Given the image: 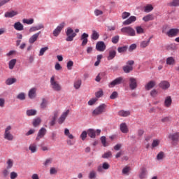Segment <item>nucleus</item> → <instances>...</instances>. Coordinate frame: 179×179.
<instances>
[{"label":"nucleus","mask_w":179,"mask_h":179,"mask_svg":"<svg viewBox=\"0 0 179 179\" xmlns=\"http://www.w3.org/2000/svg\"><path fill=\"white\" fill-rule=\"evenodd\" d=\"M12 129L11 126H8L5 129V132L3 134L4 139H6V141H13V134L10 133V130Z\"/></svg>","instance_id":"20e7f679"},{"label":"nucleus","mask_w":179,"mask_h":179,"mask_svg":"<svg viewBox=\"0 0 179 179\" xmlns=\"http://www.w3.org/2000/svg\"><path fill=\"white\" fill-rule=\"evenodd\" d=\"M50 85L52 90H55V92H61L62 90V87L55 80V76H52L50 78Z\"/></svg>","instance_id":"f257e3e1"},{"label":"nucleus","mask_w":179,"mask_h":179,"mask_svg":"<svg viewBox=\"0 0 179 179\" xmlns=\"http://www.w3.org/2000/svg\"><path fill=\"white\" fill-rule=\"evenodd\" d=\"M99 37H100V34H99L96 30H93L91 38L94 41H96L99 40Z\"/></svg>","instance_id":"2f4dec72"},{"label":"nucleus","mask_w":179,"mask_h":179,"mask_svg":"<svg viewBox=\"0 0 179 179\" xmlns=\"http://www.w3.org/2000/svg\"><path fill=\"white\" fill-rule=\"evenodd\" d=\"M66 41H73V38L76 37V33L73 32V29H72L71 28H69L66 31Z\"/></svg>","instance_id":"0eeeda50"},{"label":"nucleus","mask_w":179,"mask_h":179,"mask_svg":"<svg viewBox=\"0 0 179 179\" xmlns=\"http://www.w3.org/2000/svg\"><path fill=\"white\" fill-rule=\"evenodd\" d=\"M36 114H37V110L34 109H30L27 110V115H28V117L36 115Z\"/></svg>","instance_id":"72a5a7b5"},{"label":"nucleus","mask_w":179,"mask_h":179,"mask_svg":"<svg viewBox=\"0 0 179 179\" xmlns=\"http://www.w3.org/2000/svg\"><path fill=\"white\" fill-rule=\"evenodd\" d=\"M106 107L107 106L106 104L102 103L98 108L94 110V111L92 112V115H100V114L104 113V110H106Z\"/></svg>","instance_id":"423d86ee"},{"label":"nucleus","mask_w":179,"mask_h":179,"mask_svg":"<svg viewBox=\"0 0 179 179\" xmlns=\"http://www.w3.org/2000/svg\"><path fill=\"white\" fill-rule=\"evenodd\" d=\"M47 50H48V47L42 48L39 52V57H43V55H44V52Z\"/></svg>","instance_id":"864d4df0"},{"label":"nucleus","mask_w":179,"mask_h":179,"mask_svg":"<svg viewBox=\"0 0 179 179\" xmlns=\"http://www.w3.org/2000/svg\"><path fill=\"white\" fill-rule=\"evenodd\" d=\"M179 34V29L177 28L175 29H171L166 32V36L168 37H176V36H178Z\"/></svg>","instance_id":"9b49d317"},{"label":"nucleus","mask_w":179,"mask_h":179,"mask_svg":"<svg viewBox=\"0 0 179 179\" xmlns=\"http://www.w3.org/2000/svg\"><path fill=\"white\" fill-rule=\"evenodd\" d=\"M80 138L82 141H85V139L87 138V132L86 131H83L82 134H80Z\"/></svg>","instance_id":"052dcab7"},{"label":"nucleus","mask_w":179,"mask_h":179,"mask_svg":"<svg viewBox=\"0 0 179 179\" xmlns=\"http://www.w3.org/2000/svg\"><path fill=\"white\" fill-rule=\"evenodd\" d=\"M115 55H117V51L114 50H110L109 55L108 56V61H111V59H114V58H115Z\"/></svg>","instance_id":"393cba45"},{"label":"nucleus","mask_w":179,"mask_h":179,"mask_svg":"<svg viewBox=\"0 0 179 179\" xmlns=\"http://www.w3.org/2000/svg\"><path fill=\"white\" fill-rule=\"evenodd\" d=\"M159 87L163 90H167L170 87V83L167 80L161 81L159 84Z\"/></svg>","instance_id":"ddd939ff"},{"label":"nucleus","mask_w":179,"mask_h":179,"mask_svg":"<svg viewBox=\"0 0 179 179\" xmlns=\"http://www.w3.org/2000/svg\"><path fill=\"white\" fill-rule=\"evenodd\" d=\"M17 15V11H10L6 12L4 15L5 17H13V16H16Z\"/></svg>","instance_id":"bb28decb"},{"label":"nucleus","mask_w":179,"mask_h":179,"mask_svg":"<svg viewBox=\"0 0 179 179\" xmlns=\"http://www.w3.org/2000/svg\"><path fill=\"white\" fill-rule=\"evenodd\" d=\"M41 29H44V25H43L42 24H40L39 25H37L36 27H31L29 29V33H33L34 31L41 30Z\"/></svg>","instance_id":"412c9836"},{"label":"nucleus","mask_w":179,"mask_h":179,"mask_svg":"<svg viewBox=\"0 0 179 179\" xmlns=\"http://www.w3.org/2000/svg\"><path fill=\"white\" fill-rule=\"evenodd\" d=\"M118 115L120 117H129L131 115V111L121 110L118 112Z\"/></svg>","instance_id":"5701e85b"},{"label":"nucleus","mask_w":179,"mask_h":179,"mask_svg":"<svg viewBox=\"0 0 179 179\" xmlns=\"http://www.w3.org/2000/svg\"><path fill=\"white\" fill-rule=\"evenodd\" d=\"M166 64H167V65H174V64H175L174 58L168 57L166 59Z\"/></svg>","instance_id":"c03bdc74"},{"label":"nucleus","mask_w":179,"mask_h":179,"mask_svg":"<svg viewBox=\"0 0 179 179\" xmlns=\"http://www.w3.org/2000/svg\"><path fill=\"white\" fill-rule=\"evenodd\" d=\"M87 135L90 138H96V130L93 129H90L87 130Z\"/></svg>","instance_id":"cd10ccee"},{"label":"nucleus","mask_w":179,"mask_h":179,"mask_svg":"<svg viewBox=\"0 0 179 179\" xmlns=\"http://www.w3.org/2000/svg\"><path fill=\"white\" fill-rule=\"evenodd\" d=\"M169 6H179V0H173L169 3Z\"/></svg>","instance_id":"8fccbe9b"},{"label":"nucleus","mask_w":179,"mask_h":179,"mask_svg":"<svg viewBox=\"0 0 179 179\" xmlns=\"http://www.w3.org/2000/svg\"><path fill=\"white\" fill-rule=\"evenodd\" d=\"M2 174L4 178H6L9 176V169H7V168L2 171Z\"/></svg>","instance_id":"13d9d810"},{"label":"nucleus","mask_w":179,"mask_h":179,"mask_svg":"<svg viewBox=\"0 0 179 179\" xmlns=\"http://www.w3.org/2000/svg\"><path fill=\"white\" fill-rule=\"evenodd\" d=\"M13 27L15 29H16L17 31H22V30L24 29V27L23 26V24L20 22H17L14 24Z\"/></svg>","instance_id":"a211bd4d"},{"label":"nucleus","mask_w":179,"mask_h":179,"mask_svg":"<svg viewBox=\"0 0 179 179\" xmlns=\"http://www.w3.org/2000/svg\"><path fill=\"white\" fill-rule=\"evenodd\" d=\"M47 104H48V102L45 100V99H43L42 103H41V108H43V109L47 108Z\"/></svg>","instance_id":"3c124183"},{"label":"nucleus","mask_w":179,"mask_h":179,"mask_svg":"<svg viewBox=\"0 0 179 179\" xmlns=\"http://www.w3.org/2000/svg\"><path fill=\"white\" fill-rule=\"evenodd\" d=\"M129 87L131 90H135L136 87H138V83H136V79L134 78H129Z\"/></svg>","instance_id":"f8f14e48"},{"label":"nucleus","mask_w":179,"mask_h":179,"mask_svg":"<svg viewBox=\"0 0 179 179\" xmlns=\"http://www.w3.org/2000/svg\"><path fill=\"white\" fill-rule=\"evenodd\" d=\"M155 86H156V81L151 80L145 85V90H150L151 89H153Z\"/></svg>","instance_id":"6ab92c4d"},{"label":"nucleus","mask_w":179,"mask_h":179,"mask_svg":"<svg viewBox=\"0 0 179 179\" xmlns=\"http://www.w3.org/2000/svg\"><path fill=\"white\" fill-rule=\"evenodd\" d=\"M137 34H142V33H144L143 28L141 27H137L136 28Z\"/></svg>","instance_id":"e2e57ef3"},{"label":"nucleus","mask_w":179,"mask_h":179,"mask_svg":"<svg viewBox=\"0 0 179 179\" xmlns=\"http://www.w3.org/2000/svg\"><path fill=\"white\" fill-rule=\"evenodd\" d=\"M127 64L122 67V69L124 73H129V72H132L134 71V64L135 62L134 60H129L126 63Z\"/></svg>","instance_id":"f03ea898"},{"label":"nucleus","mask_w":179,"mask_h":179,"mask_svg":"<svg viewBox=\"0 0 179 179\" xmlns=\"http://www.w3.org/2000/svg\"><path fill=\"white\" fill-rule=\"evenodd\" d=\"M16 78H8L6 81V85H13V83H15Z\"/></svg>","instance_id":"37998d69"},{"label":"nucleus","mask_w":179,"mask_h":179,"mask_svg":"<svg viewBox=\"0 0 179 179\" xmlns=\"http://www.w3.org/2000/svg\"><path fill=\"white\" fill-rule=\"evenodd\" d=\"M29 150L31 151V153H36V152H37V144H31L29 147Z\"/></svg>","instance_id":"c756f323"},{"label":"nucleus","mask_w":179,"mask_h":179,"mask_svg":"<svg viewBox=\"0 0 179 179\" xmlns=\"http://www.w3.org/2000/svg\"><path fill=\"white\" fill-rule=\"evenodd\" d=\"M101 142L103 146H104V147L107 146V144H106L107 143V140L106 138V136H102L101 138Z\"/></svg>","instance_id":"338daca9"},{"label":"nucleus","mask_w":179,"mask_h":179,"mask_svg":"<svg viewBox=\"0 0 179 179\" xmlns=\"http://www.w3.org/2000/svg\"><path fill=\"white\" fill-rule=\"evenodd\" d=\"M65 27V22H62L57 27V28L53 31V35L55 37H58L59 34L61 33L62 29Z\"/></svg>","instance_id":"6e6552de"},{"label":"nucleus","mask_w":179,"mask_h":179,"mask_svg":"<svg viewBox=\"0 0 179 179\" xmlns=\"http://www.w3.org/2000/svg\"><path fill=\"white\" fill-rule=\"evenodd\" d=\"M15 65H16V59H13L8 63L9 69H13Z\"/></svg>","instance_id":"4c0bfd02"},{"label":"nucleus","mask_w":179,"mask_h":179,"mask_svg":"<svg viewBox=\"0 0 179 179\" xmlns=\"http://www.w3.org/2000/svg\"><path fill=\"white\" fill-rule=\"evenodd\" d=\"M163 159H164V152H160L157 155V160H163Z\"/></svg>","instance_id":"603ef678"},{"label":"nucleus","mask_w":179,"mask_h":179,"mask_svg":"<svg viewBox=\"0 0 179 179\" xmlns=\"http://www.w3.org/2000/svg\"><path fill=\"white\" fill-rule=\"evenodd\" d=\"M122 77H119L115 79L109 84V87H114V86H117V85H121L122 83Z\"/></svg>","instance_id":"4468645a"},{"label":"nucleus","mask_w":179,"mask_h":179,"mask_svg":"<svg viewBox=\"0 0 179 179\" xmlns=\"http://www.w3.org/2000/svg\"><path fill=\"white\" fill-rule=\"evenodd\" d=\"M69 114V110H67L66 112L63 113L61 117L58 120L59 124H64L65 120H66V117Z\"/></svg>","instance_id":"dca6fc26"},{"label":"nucleus","mask_w":179,"mask_h":179,"mask_svg":"<svg viewBox=\"0 0 179 179\" xmlns=\"http://www.w3.org/2000/svg\"><path fill=\"white\" fill-rule=\"evenodd\" d=\"M118 41H120V36H115L112 38V43L113 44H117V43H118Z\"/></svg>","instance_id":"4d7b16f0"},{"label":"nucleus","mask_w":179,"mask_h":179,"mask_svg":"<svg viewBox=\"0 0 179 179\" xmlns=\"http://www.w3.org/2000/svg\"><path fill=\"white\" fill-rule=\"evenodd\" d=\"M152 9H153V6L152 5H148L145 7L144 12L149 13V12H152Z\"/></svg>","instance_id":"49530a36"},{"label":"nucleus","mask_w":179,"mask_h":179,"mask_svg":"<svg viewBox=\"0 0 179 179\" xmlns=\"http://www.w3.org/2000/svg\"><path fill=\"white\" fill-rule=\"evenodd\" d=\"M117 97H118V92H113L112 94L110 96V99H111V100H114L117 99Z\"/></svg>","instance_id":"680f3d73"},{"label":"nucleus","mask_w":179,"mask_h":179,"mask_svg":"<svg viewBox=\"0 0 179 179\" xmlns=\"http://www.w3.org/2000/svg\"><path fill=\"white\" fill-rule=\"evenodd\" d=\"M134 22H136V17L131 16L129 18L123 22V24L124 26H128L131 23H134Z\"/></svg>","instance_id":"f3484780"},{"label":"nucleus","mask_w":179,"mask_h":179,"mask_svg":"<svg viewBox=\"0 0 179 179\" xmlns=\"http://www.w3.org/2000/svg\"><path fill=\"white\" fill-rule=\"evenodd\" d=\"M89 37V34H86V33H83L82 35H81V40L83 41L82 42V45H86V44H87V41H88V39L87 38Z\"/></svg>","instance_id":"b1692460"},{"label":"nucleus","mask_w":179,"mask_h":179,"mask_svg":"<svg viewBox=\"0 0 179 179\" xmlns=\"http://www.w3.org/2000/svg\"><path fill=\"white\" fill-rule=\"evenodd\" d=\"M40 124H41V119L40 117H37L34 119L33 120V125L34 127H38V125H40Z\"/></svg>","instance_id":"f704fd0d"},{"label":"nucleus","mask_w":179,"mask_h":179,"mask_svg":"<svg viewBox=\"0 0 179 179\" xmlns=\"http://www.w3.org/2000/svg\"><path fill=\"white\" fill-rule=\"evenodd\" d=\"M17 98L19 99V100H24V99H26V96L24 93H20L17 95Z\"/></svg>","instance_id":"774afa93"},{"label":"nucleus","mask_w":179,"mask_h":179,"mask_svg":"<svg viewBox=\"0 0 179 179\" xmlns=\"http://www.w3.org/2000/svg\"><path fill=\"white\" fill-rule=\"evenodd\" d=\"M73 86L75 89H76V90H79L80 88V86H82V80H76L74 82Z\"/></svg>","instance_id":"473e14b6"},{"label":"nucleus","mask_w":179,"mask_h":179,"mask_svg":"<svg viewBox=\"0 0 179 179\" xmlns=\"http://www.w3.org/2000/svg\"><path fill=\"white\" fill-rule=\"evenodd\" d=\"M122 33H125L126 34L134 37L136 36L135 29L131 27H126L121 29Z\"/></svg>","instance_id":"39448f33"},{"label":"nucleus","mask_w":179,"mask_h":179,"mask_svg":"<svg viewBox=\"0 0 179 179\" xmlns=\"http://www.w3.org/2000/svg\"><path fill=\"white\" fill-rule=\"evenodd\" d=\"M153 19H155L153 15L150 14L143 17V20H144V22H150V20H153Z\"/></svg>","instance_id":"79ce46f5"},{"label":"nucleus","mask_w":179,"mask_h":179,"mask_svg":"<svg viewBox=\"0 0 179 179\" xmlns=\"http://www.w3.org/2000/svg\"><path fill=\"white\" fill-rule=\"evenodd\" d=\"M57 118H58V112H55L54 115L52 116L51 120L49 123L50 127H54L55 125V121H57Z\"/></svg>","instance_id":"4be33fe9"},{"label":"nucleus","mask_w":179,"mask_h":179,"mask_svg":"<svg viewBox=\"0 0 179 179\" xmlns=\"http://www.w3.org/2000/svg\"><path fill=\"white\" fill-rule=\"evenodd\" d=\"M129 16H131V13H128V12H124L122 13V19L125 20L127 17H129Z\"/></svg>","instance_id":"6e6d98bb"},{"label":"nucleus","mask_w":179,"mask_h":179,"mask_svg":"<svg viewBox=\"0 0 179 179\" xmlns=\"http://www.w3.org/2000/svg\"><path fill=\"white\" fill-rule=\"evenodd\" d=\"M120 131L122 132V134H128V126L127 125V123L123 122L121 123L120 125Z\"/></svg>","instance_id":"aec40b11"},{"label":"nucleus","mask_w":179,"mask_h":179,"mask_svg":"<svg viewBox=\"0 0 179 179\" xmlns=\"http://www.w3.org/2000/svg\"><path fill=\"white\" fill-rule=\"evenodd\" d=\"M128 50V46H122L117 48V51L120 53L125 52Z\"/></svg>","instance_id":"a18cd8bd"},{"label":"nucleus","mask_w":179,"mask_h":179,"mask_svg":"<svg viewBox=\"0 0 179 179\" xmlns=\"http://www.w3.org/2000/svg\"><path fill=\"white\" fill-rule=\"evenodd\" d=\"M47 134V129L45 128L42 127L38 132L37 136L36 138V141H40V139H43L45 134Z\"/></svg>","instance_id":"1a4fd4ad"},{"label":"nucleus","mask_w":179,"mask_h":179,"mask_svg":"<svg viewBox=\"0 0 179 179\" xmlns=\"http://www.w3.org/2000/svg\"><path fill=\"white\" fill-rule=\"evenodd\" d=\"M139 177L141 179H143L145 177H146V168L141 169V172L139 175Z\"/></svg>","instance_id":"ea45409f"},{"label":"nucleus","mask_w":179,"mask_h":179,"mask_svg":"<svg viewBox=\"0 0 179 179\" xmlns=\"http://www.w3.org/2000/svg\"><path fill=\"white\" fill-rule=\"evenodd\" d=\"M103 94V90H100L99 91L95 93V96L97 99L101 97Z\"/></svg>","instance_id":"0e129e2a"},{"label":"nucleus","mask_w":179,"mask_h":179,"mask_svg":"<svg viewBox=\"0 0 179 179\" xmlns=\"http://www.w3.org/2000/svg\"><path fill=\"white\" fill-rule=\"evenodd\" d=\"M96 176H97V173H96L95 171H91L89 173L88 178L90 179H96Z\"/></svg>","instance_id":"a19ab883"},{"label":"nucleus","mask_w":179,"mask_h":179,"mask_svg":"<svg viewBox=\"0 0 179 179\" xmlns=\"http://www.w3.org/2000/svg\"><path fill=\"white\" fill-rule=\"evenodd\" d=\"M7 164H8V166L6 167L7 170L12 169V167H13V161H12V159H8L7 161Z\"/></svg>","instance_id":"de8ad7c7"},{"label":"nucleus","mask_w":179,"mask_h":179,"mask_svg":"<svg viewBox=\"0 0 179 179\" xmlns=\"http://www.w3.org/2000/svg\"><path fill=\"white\" fill-rule=\"evenodd\" d=\"M112 155L113 154L111 153V151H108V152L104 153L102 155V157H103V159H108V157H111Z\"/></svg>","instance_id":"5fc2aeb1"},{"label":"nucleus","mask_w":179,"mask_h":179,"mask_svg":"<svg viewBox=\"0 0 179 179\" xmlns=\"http://www.w3.org/2000/svg\"><path fill=\"white\" fill-rule=\"evenodd\" d=\"M106 43L103 41H99L96 43V50L97 51H99L101 52H103V51H106Z\"/></svg>","instance_id":"9d476101"},{"label":"nucleus","mask_w":179,"mask_h":179,"mask_svg":"<svg viewBox=\"0 0 179 179\" xmlns=\"http://www.w3.org/2000/svg\"><path fill=\"white\" fill-rule=\"evenodd\" d=\"M37 91V90L36 88H31L28 94V96L29 97V99H34V97H36V92Z\"/></svg>","instance_id":"a878e982"},{"label":"nucleus","mask_w":179,"mask_h":179,"mask_svg":"<svg viewBox=\"0 0 179 179\" xmlns=\"http://www.w3.org/2000/svg\"><path fill=\"white\" fill-rule=\"evenodd\" d=\"M23 23H26V24H33L34 23V19H24L22 20Z\"/></svg>","instance_id":"09e8293b"},{"label":"nucleus","mask_w":179,"mask_h":179,"mask_svg":"<svg viewBox=\"0 0 179 179\" xmlns=\"http://www.w3.org/2000/svg\"><path fill=\"white\" fill-rule=\"evenodd\" d=\"M159 145H160V140L155 139V140H153L151 146H152V149H154V148H157V146H159Z\"/></svg>","instance_id":"58836bf2"},{"label":"nucleus","mask_w":179,"mask_h":179,"mask_svg":"<svg viewBox=\"0 0 179 179\" xmlns=\"http://www.w3.org/2000/svg\"><path fill=\"white\" fill-rule=\"evenodd\" d=\"M52 163V159L48 158L47 159L45 162L43 163V165L47 167L49 164H51Z\"/></svg>","instance_id":"bf43d9fd"},{"label":"nucleus","mask_w":179,"mask_h":179,"mask_svg":"<svg viewBox=\"0 0 179 179\" xmlns=\"http://www.w3.org/2000/svg\"><path fill=\"white\" fill-rule=\"evenodd\" d=\"M152 38H149V39L148 41H143L140 44V47L141 48H146V47H148V45H149V44L150 43V39Z\"/></svg>","instance_id":"c85d7f7f"},{"label":"nucleus","mask_w":179,"mask_h":179,"mask_svg":"<svg viewBox=\"0 0 179 179\" xmlns=\"http://www.w3.org/2000/svg\"><path fill=\"white\" fill-rule=\"evenodd\" d=\"M172 100L171 96H167L164 101L165 107H170L171 106Z\"/></svg>","instance_id":"7c9ffc66"},{"label":"nucleus","mask_w":179,"mask_h":179,"mask_svg":"<svg viewBox=\"0 0 179 179\" xmlns=\"http://www.w3.org/2000/svg\"><path fill=\"white\" fill-rule=\"evenodd\" d=\"M169 138L172 141V145L177 146L179 142V132L172 133L169 134Z\"/></svg>","instance_id":"7ed1b4c3"},{"label":"nucleus","mask_w":179,"mask_h":179,"mask_svg":"<svg viewBox=\"0 0 179 179\" xmlns=\"http://www.w3.org/2000/svg\"><path fill=\"white\" fill-rule=\"evenodd\" d=\"M129 171H131V167L129 166H125L122 171V173L124 174V176H129Z\"/></svg>","instance_id":"e433bc0d"},{"label":"nucleus","mask_w":179,"mask_h":179,"mask_svg":"<svg viewBox=\"0 0 179 179\" xmlns=\"http://www.w3.org/2000/svg\"><path fill=\"white\" fill-rule=\"evenodd\" d=\"M64 135L69 138V139H73L75 137L69 132V129H64Z\"/></svg>","instance_id":"c9c22d12"},{"label":"nucleus","mask_w":179,"mask_h":179,"mask_svg":"<svg viewBox=\"0 0 179 179\" xmlns=\"http://www.w3.org/2000/svg\"><path fill=\"white\" fill-rule=\"evenodd\" d=\"M73 66V61H69L67 62V69H69V71H71V69H72V67Z\"/></svg>","instance_id":"69168bd1"},{"label":"nucleus","mask_w":179,"mask_h":179,"mask_svg":"<svg viewBox=\"0 0 179 179\" xmlns=\"http://www.w3.org/2000/svg\"><path fill=\"white\" fill-rule=\"evenodd\" d=\"M40 34H41V31H38V33L32 35L29 39V44H34V43H36L38 39Z\"/></svg>","instance_id":"2eb2a0df"}]
</instances>
